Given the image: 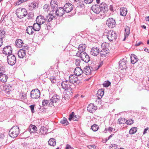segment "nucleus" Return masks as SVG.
Instances as JSON below:
<instances>
[{
  "mask_svg": "<svg viewBox=\"0 0 149 149\" xmlns=\"http://www.w3.org/2000/svg\"><path fill=\"white\" fill-rule=\"evenodd\" d=\"M74 88H71V87L68 89L67 90H64V97L66 100H68L72 96V90Z\"/></svg>",
  "mask_w": 149,
  "mask_h": 149,
  "instance_id": "f8f14e48",
  "label": "nucleus"
},
{
  "mask_svg": "<svg viewBox=\"0 0 149 149\" xmlns=\"http://www.w3.org/2000/svg\"><path fill=\"white\" fill-rule=\"evenodd\" d=\"M51 103V102L50 103V100H44L42 102V105L43 106L45 107L48 105L51 107L50 104Z\"/></svg>",
  "mask_w": 149,
  "mask_h": 149,
  "instance_id": "c9c22d12",
  "label": "nucleus"
},
{
  "mask_svg": "<svg viewBox=\"0 0 149 149\" xmlns=\"http://www.w3.org/2000/svg\"><path fill=\"white\" fill-rule=\"evenodd\" d=\"M29 7L33 8H35L36 7V3H31L29 6Z\"/></svg>",
  "mask_w": 149,
  "mask_h": 149,
  "instance_id": "864d4df0",
  "label": "nucleus"
},
{
  "mask_svg": "<svg viewBox=\"0 0 149 149\" xmlns=\"http://www.w3.org/2000/svg\"><path fill=\"white\" fill-rule=\"evenodd\" d=\"M40 94L38 89L33 90L31 92V97L32 99H37L40 96Z\"/></svg>",
  "mask_w": 149,
  "mask_h": 149,
  "instance_id": "1a4fd4ad",
  "label": "nucleus"
},
{
  "mask_svg": "<svg viewBox=\"0 0 149 149\" xmlns=\"http://www.w3.org/2000/svg\"><path fill=\"white\" fill-rule=\"evenodd\" d=\"M102 49L100 52V54L102 57H106L109 53V49L106 46V44L103 43L102 45Z\"/></svg>",
  "mask_w": 149,
  "mask_h": 149,
  "instance_id": "0eeeda50",
  "label": "nucleus"
},
{
  "mask_svg": "<svg viewBox=\"0 0 149 149\" xmlns=\"http://www.w3.org/2000/svg\"><path fill=\"white\" fill-rule=\"evenodd\" d=\"M143 42H136V44L135 45V46L136 47L138 46H139L141 44H143Z\"/></svg>",
  "mask_w": 149,
  "mask_h": 149,
  "instance_id": "e2e57ef3",
  "label": "nucleus"
},
{
  "mask_svg": "<svg viewBox=\"0 0 149 149\" xmlns=\"http://www.w3.org/2000/svg\"><path fill=\"white\" fill-rule=\"evenodd\" d=\"M74 113L72 112L71 114L70 115L68 119L69 120L71 121L72 120L74 121L77 120L79 119V116H74Z\"/></svg>",
  "mask_w": 149,
  "mask_h": 149,
  "instance_id": "b1692460",
  "label": "nucleus"
},
{
  "mask_svg": "<svg viewBox=\"0 0 149 149\" xmlns=\"http://www.w3.org/2000/svg\"><path fill=\"white\" fill-rule=\"evenodd\" d=\"M8 77L6 74L2 72H0V80L2 82H6L7 81Z\"/></svg>",
  "mask_w": 149,
  "mask_h": 149,
  "instance_id": "4be33fe9",
  "label": "nucleus"
},
{
  "mask_svg": "<svg viewBox=\"0 0 149 149\" xmlns=\"http://www.w3.org/2000/svg\"><path fill=\"white\" fill-rule=\"evenodd\" d=\"M60 99V97L56 95H54L50 99V104L51 107H55L56 105V103L59 102Z\"/></svg>",
  "mask_w": 149,
  "mask_h": 149,
  "instance_id": "6e6552de",
  "label": "nucleus"
},
{
  "mask_svg": "<svg viewBox=\"0 0 149 149\" xmlns=\"http://www.w3.org/2000/svg\"><path fill=\"white\" fill-rule=\"evenodd\" d=\"M131 62L132 64H134L137 62L138 59L137 56L134 54H132L131 56Z\"/></svg>",
  "mask_w": 149,
  "mask_h": 149,
  "instance_id": "2f4dec72",
  "label": "nucleus"
},
{
  "mask_svg": "<svg viewBox=\"0 0 149 149\" xmlns=\"http://www.w3.org/2000/svg\"><path fill=\"white\" fill-rule=\"evenodd\" d=\"M99 6L101 9L102 13H104V10H105V8L107 7V4L104 2H102L99 5Z\"/></svg>",
  "mask_w": 149,
  "mask_h": 149,
  "instance_id": "72a5a7b5",
  "label": "nucleus"
},
{
  "mask_svg": "<svg viewBox=\"0 0 149 149\" xmlns=\"http://www.w3.org/2000/svg\"><path fill=\"white\" fill-rule=\"evenodd\" d=\"M77 5L78 7L79 8H83L84 7V5L82 3H78Z\"/></svg>",
  "mask_w": 149,
  "mask_h": 149,
  "instance_id": "680f3d73",
  "label": "nucleus"
},
{
  "mask_svg": "<svg viewBox=\"0 0 149 149\" xmlns=\"http://www.w3.org/2000/svg\"><path fill=\"white\" fill-rule=\"evenodd\" d=\"M45 128L44 127H42L40 129V132L43 133L44 131Z\"/></svg>",
  "mask_w": 149,
  "mask_h": 149,
  "instance_id": "774afa93",
  "label": "nucleus"
},
{
  "mask_svg": "<svg viewBox=\"0 0 149 149\" xmlns=\"http://www.w3.org/2000/svg\"><path fill=\"white\" fill-rule=\"evenodd\" d=\"M37 129L36 127L34 125H32L29 127V131L32 132H35L37 131Z\"/></svg>",
  "mask_w": 149,
  "mask_h": 149,
  "instance_id": "e433bc0d",
  "label": "nucleus"
},
{
  "mask_svg": "<svg viewBox=\"0 0 149 149\" xmlns=\"http://www.w3.org/2000/svg\"><path fill=\"white\" fill-rule=\"evenodd\" d=\"M34 107L35 105L34 104L31 105L29 106V107L31 109V112L33 113H34L35 112Z\"/></svg>",
  "mask_w": 149,
  "mask_h": 149,
  "instance_id": "603ef678",
  "label": "nucleus"
},
{
  "mask_svg": "<svg viewBox=\"0 0 149 149\" xmlns=\"http://www.w3.org/2000/svg\"><path fill=\"white\" fill-rule=\"evenodd\" d=\"M83 72V71L79 67H77L74 70V73L76 76L81 75Z\"/></svg>",
  "mask_w": 149,
  "mask_h": 149,
  "instance_id": "5701e85b",
  "label": "nucleus"
},
{
  "mask_svg": "<svg viewBox=\"0 0 149 149\" xmlns=\"http://www.w3.org/2000/svg\"><path fill=\"white\" fill-rule=\"evenodd\" d=\"M22 3H23V2L22 1V0H19L18 1H16L15 3V6L19 5Z\"/></svg>",
  "mask_w": 149,
  "mask_h": 149,
  "instance_id": "5fc2aeb1",
  "label": "nucleus"
},
{
  "mask_svg": "<svg viewBox=\"0 0 149 149\" xmlns=\"http://www.w3.org/2000/svg\"><path fill=\"white\" fill-rule=\"evenodd\" d=\"M91 9L96 14H99V13H102V10L99 7V5L97 4H95L93 5L91 7Z\"/></svg>",
  "mask_w": 149,
  "mask_h": 149,
  "instance_id": "4468645a",
  "label": "nucleus"
},
{
  "mask_svg": "<svg viewBox=\"0 0 149 149\" xmlns=\"http://www.w3.org/2000/svg\"><path fill=\"white\" fill-rule=\"evenodd\" d=\"M86 48V46L85 44H80L78 48V49L79 52H84V51H85V49Z\"/></svg>",
  "mask_w": 149,
  "mask_h": 149,
  "instance_id": "473e14b6",
  "label": "nucleus"
},
{
  "mask_svg": "<svg viewBox=\"0 0 149 149\" xmlns=\"http://www.w3.org/2000/svg\"><path fill=\"white\" fill-rule=\"evenodd\" d=\"M87 147L89 149H95V147L93 145H89L87 146Z\"/></svg>",
  "mask_w": 149,
  "mask_h": 149,
  "instance_id": "13d9d810",
  "label": "nucleus"
},
{
  "mask_svg": "<svg viewBox=\"0 0 149 149\" xmlns=\"http://www.w3.org/2000/svg\"><path fill=\"white\" fill-rule=\"evenodd\" d=\"M80 61L78 59H76L75 61V64L77 66H78L80 65Z\"/></svg>",
  "mask_w": 149,
  "mask_h": 149,
  "instance_id": "4d7b16f0",
  "label": "nucleus"
},
{
  "mask_svg": "<svg viewBox=\"0 0 149 149\" xmlns=\"http://www.w3.org/2000/svg\"><path fill=\"white\" fill-rule=\"evenodd\" d=\"M3 90L7 91L8 90H10L11 87L10 85L7 84L3 86Z\"/></svg>",
  "mask_w": 149,
  "mask_h": 149,
  "instance_id": "ea45409f",
  "label": "nucleus"
},
{
  "mask_svg": "<svg viewBox=\"0 0 149 149\" xmlns=\"http://www.w3.org/2000/svg\"><path fill=\"white\" fill-rule=\"evenodd\" d=\"M106 24L109 28H113L116 26V22L115 20L112 18H109L106 21Z\"/></svg>",
  "mask_w": 149,
  "mask_h": 149,
  "instance_id": "ddd939ff",
  "label": "nucleus"
},
{
  "mask_svg": "<svg viewBox=\"0 0 149 149\" xmlns=\"http://www.w3.org/2000/svg\"><path fill=\"white\" fill-rule=\"evenodd\" d=\"M17 54L19 58H23L25 56V51L23 49H21L18 51Z\"/></svg>",
  "mask_w": 149,
  "mask_h": 149,
  "instance_id": "a878e982",
  "label": "nucleus"
},
{
  "mask_svg": "<svg viewBox=\"0 0 149 149\" xmlns=\"http://www.w3.org/2000/svg\"><path fill=\"white\" fill-rule=\"evenodd\" d=\"M73 5L70 3H68L65 4L63 7L65 12L67 13H69L71 11L73 8Z\"/></svg>",
  "mask_w": 149,
  "mask_h": 149,
  "instance_id": "dca6fc26",
  "label": "nucleus"
},
{
  "mask_svg": "<svg viewBox=\"0 0 149 149\" xmlns=\"http://www.w3.org/2000/svg\"><path fill=\"white\" fill-rule=\"evenodd\" d=\"M5 32L2 30L0 31V38L1 39H2L4 38L5 37Z\"/></svg>",
  "mask_w": 149,
  "mask_h": 149,
  "instance_id": "09e8293b",
  "label": "nucleus"
},
{
  "mask_svg": "<svg viewBox=\"0 0 149 149\" xmlns=\"http://www.w3.org/2000/svg\"><path fill=\"white\" fill-rule=\"evenodd\" d=\"M69 82L71 84H75L76 86L79 84L80 82V80L78 79L76 75L71 74L69 77Z\"/></svg>",
  "mask_w": 149,
  "mask_h": 149,
  "instance_id": "9d476101",
  "label": "nucleus"
},
{
  "mask_svg": "<svg viewBox=\"0 0 149 149\" xmlns=\"http://www.w3.org/2000/svg\"><path fill=\"white\" fill-rule=\"evenodd\" d=\"M16 46L18 48L22 47L24 44L23 41L20 39H17L15 41Z\"/></svg>",
  "mask_w": 149,
  "mask_h": 149,
  "instance_id": "bb28decb",
  "label": "nucleus"
},
{
  "mask_svg": "<svg viewBox=\"0 0 149 149\" xmlns=\"http://www.w3.org/2000/svg\"><path fill=\"white\" fill-rule=\"evenodd\" d=\"M3 52L6 55H11L12 53V49L11 46H8L5 47L3 49Z\"/></svg>",
  "mask_w": 149,
  "mask_h": 149,
  "instance_id": "2eb2a0df",
  "label": "nucleus"
},
{
  "mask_svg": "<svg viewBox=\"0 0 149 149\" xmlns=\"http://www.w3.org/2000/svg\"><path fill=\"white\" fill-rule=\"evenodd\" d=\"M99 48L95 47H93L90 52L91 54L94 56H97L99 54Z\"/></svg>",
  "mask_w": 149,
  "mask_h": 149,
  "instance_id": "6ab92c4d",
  "label": "nucleus"
},
{
  "mask_svg": "<svg viewBox=\"0 0 149 149\" xmlns=\"http://www.w3.org/2000/svg\"><path fill=\"white\" fill-rule=\"evenodd\" d=\"M109 10L111 11H113L114 9L112 5L110 6L109 7Z\"/></svg>",
  "mask_w": 149,
  "mask_h": 149,
  "instance_id": "338daca9",
  "label": "nucleus"
},
{
  "mask_svg": "<svg viewBox=\"0 0 149 149\" xmlns=\"http://www.w3.org/2000/svg\"><path fill=\"white\" fill-rule=\"evenodd\" d=\"M113 128L112 127H110L107 129H105V131L106 130H107V131H108L109 132H112L113 131Z\"/></svg>",
  "mask_w": 149,
  "mask_h": 149,
  "instance_id": "0e129e2a",
  "label": "nucleus"
},
{
  "mask_svg": "<svg viewBox=\"0 0 149 149\" xmlns=\"http://www.w3.org/2000/svg\"><path fill=\"white\" fill-rule=\"evenodd\" d=\"M93 0H84L85 3L86 4H90L91 3Z\"/></svg>",
  "mask_w": 149,
  "mask_h": 149,
  "instance_id": "052dcab7",
  "label": "nucleus"
},
{
  "mask_svg": "<svg viewBox=\"0 0 149 149\" xmlns=\"http://www.w3.org/2000/svg\"><path fill=\"white\" fill-rule=\"evenodd\" d=\"M54 17H55L51 14H49L46 17L42 15L38 16L36 19V22H38L40 24H44L45 28L47 30L50 29L51 28L50 22L51 21Z\"/></svg>",
  "mask_w": 149,
  "mask_h": 149,
  "instance_id": "f257e3e1",
  "label": "nucleus"
},
{
  "mask_svg": "<svg viewBox=\"0 0 149 149\" xmlns=\"http://www.w3.org/2000/svg\"><path fill=\"white\" fill-rule=\"evenodd\" d=\"M49 77V79L50 80L52 83H55L56 82V79L55 77L54 76H50Z\"/></svg>",
  "mask_w": 149,
  "mask_h": 149,
  "instance_id": "58836bf2",
  "label": "nucleus"
},
{
  "mask_svg": "<svg viewBox=\"0 0 149 149\" xmlns=\"http://www.w3.org/2000/svg\"><path fill=\"white\" fill-rule=\"evenodd\" d=\"M117 37V35L115 31L112 30L108 31L107 37L109 41H113V40H115Z\"/></svg>",
  "mask_w": 149,
  "mask_h": 149,
  "instance_id": "423d86ee",
  "label": "nucleus"
},
{
  "mask_svg": "<svg viewBox=\"0 0 149 149\" xmlns=\"http://www.w3.org/2000/svg\"><path fill=\"white\" fill-rule=\"evenodd\" d=\"M111 84V83L109 81H105L104 82L103 85L104 87H107L109 86Z\"/></svg>",
  "mask_w": 149,
  "mask_h": 149,
  "instance_id": "8fccbe9b",
  "label": "nucleus"
},
{
  "mask_svg": "<svg viewBox=\"0 0 149 149\" xmlns=\"http://www.w3.org/2000/svg\"><path fill=\"white\" fill-rule=\"evenodd\" d=\"M19 133V129L18 126H13L9 131V135L13 138L17 137Z\"/></svg>",
  "mask_w": 149,
  "mask_h": 149,
  "instance_id": "7ed1b4c3",
  "label": "nucleus"
},
{
  "mask_svg": "<svg viewBox=\"0 0 149 149\" xmlns=\"http://www.w3.org/2000/svg\"><path fill=\"white\" fill-rule=\"evenodd\" d=\"M91 70L89 66H86L84 68L83 72L87 75H89L91 74Z\"/></svg>",
  "mask_w": 149,
  "mask_h": 149,
  "instance_id": "cd10ccee",
  "label": "nucleus"
},
{
  "mask_svg": "<svg viewBox=\"0 0 149 149\" xmlns=\"http://www.w3.org/2000/svg\"><path fill=\"white\" fill-rule=\"evenodd\" d=\"M97 97L98 99H100L104 94V91L103 89H100L97 93Z\"/></svg>",
  "mask_w": 149,
  "mask_h": 149,
  "instance_id": "c756f323",
  "label": "nucleus"
},
{
  "mask_svg": "<svg viewBox=\"0 0 149 149\" xmlns=\"http://www.w3.org/2000/svg\"><path fill=\"white\" fill-rule=\"evenodd\" d=\"M118 122L120 124H124L125 122V119L124 118H120L118 120Z\"/></svg>",
  "mask_w": 149,
  "mask_h": 149,
  "instance_id": "37998d69",
  "label": "nucleus"
},
{
  "mask_svg": "<svg viewBox=\"0 0 149 149\" xmlns=\"http://www.w3.org/2000/svg\"><path fill=\"white\" fill-rule=\"evenodd\" d=\"M26 33L30 35L33 34L34 33V30L32 26H28L26 29Z\"/></svg>",
  "mask_w": 149,
  "mask_h": 149,
  "instance_id": "393cba45",
  "label": "nucleus"
},
{
  "mask_svg": "<svg viewBox=\"0 0 149 149\" xmlns=\"http://www.w3.org/2000/svg\"><path fill=\"white\" fill-rule=\"evenodd\" d=\"M98 129V126L95 124H94L91 126V129L94 132L96 131Z\"/></svg>",
  "mask_w": 149,
  "mask_h": 149,
  "instance_id": "79ce46f5",
  "label": "nucleus"
},
{
  "mask_svg": "<svg viewBox=\"0 0 149 149\" xmlns=\"http://www.w3.org/2000/svg\"><path fill=\"white\" fill-rule=\"evenodd\" d=\"M134 123V120H133L132 119H129L127 120L125 122V123L128 125H130Z\"/></svg>",
  "mask_w": 149,
  "mask_h": 149,
  "instance_id": "49530a36",
  "label": "nucleus"
},
{
  "mask_svg": "<svg viewBox=\"0 0 149 149\" xmlns=\"http://www.w3.org/2000/svg\"><path fill=\"white\" fill-rule=\"evenodd\" d=\"M63 8L62 7L58 8L55 10L56 15L59 16H62L64 14L65 11Z\"/></svg>",
  "mask_w": 149,
  "mask_h": 149,
  "instance_id": "a211bd4d",
  "label": "nucleus"
},
{
  "mask_svg": "<svg viewBox=\"0 0 149 149\" xmlns=\"http://www.w3.org/2000/svg\"><path fill=\"white\" fill-rule=\"evenodd\" d=\"M137 131V129L136 127H132L130 130L129 133L131 134H132L135 133Z\"/></svg>",
  "mask_w": 149,
  "mask_h": 149,
  "instance_id": "4c0bfd02",
  "label": "nucleus"
},
{
  "mask_svg": "<svg viewBox=\"0 0 149 149\" xmlns=\"http://www.w3.org/2000/svg\"><path fill=\"white\" fill-rule=\"evenodd\" d=\"M27 12L25 8H19L16 10V14L19 18H23L27 15Z\"/></svg>",
  "mask_w": 149,
  "mask_h": 149,
  "instance_id": "20e7f679",
  "label": "nucleus"
},
{
  "mask_svg": "<svg viewBox=\"0 0 149 149\" xmlns=\"http://www.w3.org/2000/svg\"><path fill=\"white\" fill-rule=\"evenodd\" d=\"M6 70L4 66H1L0 64V72H2L3 73L6 72Z\"/></svg>",
  "mask_w": 149,
  "mask_h": 149,
  "instance_id": "de8ad7c7",
  "label": "nucleus"
},
{
  "mask_svg": "<svg viewBox=\"0 0 149 149\" xmlns=\"http://www.w3.org/2000/svg\"><path fill=\"white\" fill-rule=\"evenodd\" d=\"M16 58L14 55H10L7 56V62L10 65L12 66L16 63Z\"/></svg>",
  "mask_w": 149,
  "mask_h": 149,
  "instance_id": "9b49d317",
  "label": "nucleus"
},
{
  "mask_svg": "<svg viewBox=\"0 0 149 149\" xmlns=\"http://www.w3.org/2000/svg\"><path fill=\"white\" fill-rule=\"evenodd\" d=\"M118 147V146L117 145L115 144H111L110 146H109V148H117V147Z\"/></svg>",
  "mask_w": 149,
  "mask_h": 149,
  "instance_id": "6e6d98bb",
  "label": "nucleus"
},
{
  "mask_svg": "<svg viewBox=\"0 0 149 149\" xmlns=\"http://www.w3.org/2000/svg\"><path fill=\"white\" fill-rule=\"evenodd\" d=\"M127 13V9L125 8H121L120 9V15L125 16H126Z\"/></svg>",
  "mask_w": 149,
  "mask_h": 149,
  "instance_id": "7c9ffc66",
  "label": "nucleus"
},
{
  "mask_svg": "<svg viewBox=\"0 0 149 149\" xmlns=\"http://www.w3.org/2000/svg\"><path fill=\"white\" fill-rule=\"evenodd\" d=\"M60 123L62 124H65V125H67L68 124V122L67 121V119L65 118H63V119L61 120Z\"/></svg>",
  "mask_w": 149,
  "mask_h": 149,
  "instance_id": "c03bdc74",
  "label": "nucleus"
},
{
  "mask_svg": "<svg viewBox=\"0 0 149 149\" xmlns=\"http://www.w3.org/2000/svg\"><path fill=\"white\" fill-rule=\"evenodd\" d=\"M76 56L80 57L81 59L86 63H88L90 61L89 56L84 52H77Z\"/></svg>",
  "mask_w": 149,
  "mask_h": 149,
  "instance_id": "f03ea898",
  "label": "nucleus"
},
{
  "mask_svg": "<svg viewBox=\"0 0 149 149\" xmlns=\"http://www.w3.org/2000/svg\"><path fill=\"white\" fill-rule=\"evenodd\" d=\"M40 24L36 22L33 24V28L35 31H38L40 30L41 28V26Z\"/></svg>",
  "mask_w": 149,
  "mask_h": 149,
  "instance_id": "c85d7f7f",
  "label": "nucleus"
},
{
  "mask_svg": "<svg viewBox=\"0 0 149 149\" xmlns=\"http://www.w3.org/2000/svg\"><path fill=\"white\" fill-rule=\"evenodd\" d=\"M97 107L95 106L93 104H89L88 107L87 109L90 112L93 113L97 109Z\"/></svg>",
  "mask_w": 149,
  "mask_h": 149,
  "instance_id": "aec40b11",
  "label": "nucleus"
},
{
  "mask_svg": "<svg viewBox=\"0 0 149 149\" xmlns=\"http://www.w3.org/2000/svg\"><path fill=\"white\" fill-rule=\"evenodd\" d=\"M65 149H74L73 147L69 144H67L66 145Z\"/></svg>",
  "mask_w": 149,
  "mask_h": 149,
  "instance_id": "bf43d9fd",
  "label": "nucleus"
},
{
  "mask_svg": "<svg viewBox=\"0 0 149 149\" xmlns=\"http://www.w3.org/2000/svg\"><path fill=\"white\" fill-rule=\"evenodd\" d=\"M48 144L52 146H54L56 144V140L54 138H51L49 141Z\"/></svg>",
  "mask_w": 149,
  "mask_h": 149,
  "instance_id": "f704fd0d",
  "label": "nucleus"
},
{
  "mask_svg": "<svg viewBox=\"0 0 149 149\" xmlns=\"http://www.w3.org/2000/svg\"><path fill=\"white\" fill-rule=\"evenodd\" d=\"M113 134H111L108 137L107 139H106L105 141L104 142V143H105L106 142H107L108 140H109L113 135Z\"/></svg>",
  "mask_w": 149,
  "mask_h": 149,
  "instance_id": "69168bd1",
  "label": "nucleus"
},
{
  "mask_svg": "<svg viewBox=\"0 0 149 149\" xmlns=\"http://www.w3.org/2000/svg\"><path fill=\"white\" fill-rule=\"evenodd\" d=\"M21 96V99L22 100H24L26 98V94L24 93L20 94V95Z\"/></svg>",
  "mask_w": 149,
  "mask_h": 149,
  "instance_id": "3c124183",
  "label": "nucleus"
},
{
  "mask_svg": "<svg viewBox=\"0 0 149 149\" xmlns=\"http://www.w3.org/2000/svg\"><path fill=\"white\" fill-rule=\"evenodd\" d=\"M50 5L53 9L52 11H55V10L58 8V3L56 0H52L50 2Z\"/></svg>",
  "mask_w": 149,
  "mask_h": 149,
  "instance_id": "412c9836",
  "label": "nucleus"
},
{
  "mask_svg": "<svg viewBox=\"0 0 149 149\" xmlns=\"http://www.w3.org/2000/svg\"><path fill=\"white\" fill-rule=\"evenodd\" d=\"M125 35L127 36H128L130 33V28L128 26H126L125 28Z\"/></svg>",
  "mask_w": 149,
  "mask_h": 149,
  "instance_id": "a19ab883",
  "label": "nucleus"
},
{
  "mask_svg": "<svg viewBox=\"0 0 149 149\" xmlns=\"http://www.w3.org/2000/svg\"><path fill=\"white\" fill-rule=\"evenodd\" d=\"M50 6L48 4H45L43 6V9L45 11L47 12L49 9Z\"/></svg>",
  "mask_w": 149,
  "mask_h": 149,
  "instance_id": "a18cd8bd",
  "label": "nucleus"
},
{
  "mask_svg": "<svg viewBox=\"0 0 149 149\" xmlns=\"http://www.w3.org/2000/svg\"><path fill=\"white\" fill-rule=\"evenodd\" d=\"M62 88L65 90H67L70 87L71 88H75L76 87L75 84H71L68 80L63 81L61 84Z\"/></svg>",
  "mask_w": 149,
  "mask_h": 149,
  "instance_id": "39448f33",
  "label": "nucleus"
},
{
  "mask_svg": "<svg viewBox=\"0 0 149 149\" xmlns=\"http://www.w3.org/2000/svg\"><path fill=\"white\" fill-rule=\"evenodd\" d=\"M127 61L125 59H123L119 61V68L121 70L126 69L127 68Z\"/></svg>",
  "mask_w": 149,
  "mask_h": 149,
  "instance_id": "f3484780",
  "label": "nucleus"
}]
</instances>
